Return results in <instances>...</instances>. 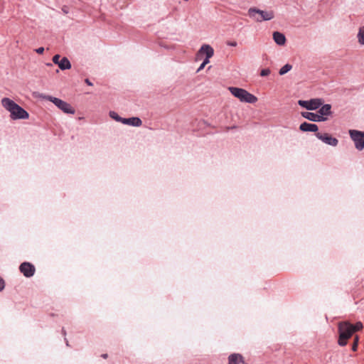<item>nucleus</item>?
Returning a JSON list of instances; mask_svg holds the SVG:
<instances>
[{
  "instance_id": "1",
  "label": "nucleus",
  "mask_w": 364,
  "mask_h": 364,
  "mask_svg": "<svg viewBox=\"0 0 364 364\" xmlns=\"http://www.w3.org/2000/svg\"><path fill=\"white\" fill-rule=\"evenodd\" d=\"M1 105L4 108L10 112V117L13 120L27 119L29 118L28 112L9 97H4L1 100Z\"/></svg>"
},
{
  "instance_id": "2",
  "label": "nucleus",
  "mask_w": 364,
  "mask_h": 364,
  "mask_svg": "<svg viewBox=\"0 0 364 364\" xmlns=\"http://www.w3.org/2000/svg\"><path fill=\"white\" fill-rule=\"evenodd\" d=\"M338 330L339 334L338 343L340 346H345L348 340L355 333L353 323L349 321L340 322L338 323Z\"/></svg>"
},
{
  "instance_id": "3",
  "label": "nucleus",
  "mask_w": 364,
  "mask_h": 364,
  "mask_svg": "<svg viewBox=\"0 0 364 364\" xmlns=\"http://www.w3.org/2000/svg\"><path fill=\"white\" fill-rule=\"evenodd\" d=\"M35 95L41 99L53 102L58 109L65 114H74L75 113V109L69 103L61 99L39 92L35 93Z\"/></svg>"
},
{
  "instance_id": "4",
  "label": "nucleus",
  "mask_w": 364,
  "mask_h": 364,
  "mask_svg": "<svg viewBox=\"0 0 364 364\" xmlns=\"http://www.w3.org/2000/svg\"><path fill=\"white\" fill-rule=\"evenodd\" d=\"M228 90L235 97L239 99L242 102L254 104L258 100L256 96L250 93L248 91L243 88L237 87H229Z\"/></svg>"
},
{
  "instance_id": "5",
  "label": "nucleus",
  "mask_w": 364,
  "mask_h": 364,
  "mask_svg": "<svg viewBox=\"0 0 364 364\" xmlns=\"http://www.w3.org/2000/svg\"><path fill=\"white\" fill-rule=\"evenodd\" d=\"M248 16L256 22L267 21L274 18V13L272 10L264 11L256 7L248 9Z\"/></svg>"
},
{
  "instance_id": "6",
  "label": "nucleus",
  "mask_w": 364,
  "mask_h": 364,
  "mask_svg": "<svg viewBox=\"0 0 364 364\" xmlns=\"http://www.w3.org/2000/svg\"><path fill=\"white\" fill-rule=\"evenodd\" d=\"M324 102L322 98H312L309 100H299L298 105L306 109L307 110H316L318 109Z\"/></svg>"
},
{
  "instance_id": "7",
  "label": "nucleus",
  "mask_w": 364,
  "mask_h": 364,
  "mask_svg": "<svg viewBox=\"0 0 364 364\" xmlns=\"http://www.w3.org/2000/svg\"><path fill=\"white\" fill-rule=\"evenodd\" d=\"M349 135L354 141L355 148L358 151H362L364 149V131L350 129Z\"/></svg>"
},
{
  "instance_id": "8",
  "label": "nucleus",
  "mask_w": 364,
  "mask_h": 364,
  "mask_svg": "<svg viewBox=\"0 0 364 364\" xmlns=\"http://www.w3.org/2000/svg\"><path fill=\"white\" fill-rule=\"evenodd\" d=\"M19 271L25 277L30 278L36 272L35 266L28 262H23L19 266Z\"/></svg>"
},
{
  "instance_id": "9",
  "label": "nucleus",
  "mask_w": 364,
  "mask_h": 364,
  "mask_svg": "<svg viewBox=\"0 0 364 364\" xmlns=\"http://www.w3.org/2000/svg\"><path fill=\"white\" fill-rule=\"evenodd\" d=\"M315 136L317 139L325 143L326 144L336 146L338 144V140L333 137L332 135L328 133L321 134L320 132H316Z\"/></svg>"
},
{
  "instance_id": "10",
  "label": "nucleus",
  "mask_w": 364,
  "mask_h": 364,
  "mask_svg": "<svg viewBox=\"0 0 364 364\" xmlns=\"http://www.w3.org/2000/svg\"><path fill=\"white\" fill-rule=\"evenodd\" d=\"M301 114L304 118L313 122H325L328 119L327 117H323L318 115V112L316 113L311 112H302Z\"/></svg>"
},
{
  "instance_id": "11",
  "label": "nucleus",
  "mask_w": 364,
  "mask_h": 364,
  "mask_svg": "<svg viewBox=\"0 0 364 364\" xmlns=\"http://www.w3.org/2000/svg\"><path fill=\"white\" fill-rule=\"evenodd\" d=\"M299 129L303 132H315L316 134L318 132V127L316 124L304 122L299 125Z\"/></svg>"
},
{
  "instance_id": "12",
  "label": "nucleus",
  "mask_w": 364,
  "mask_h": 364,
  "mask_svg": "<svg viewBox=\"0 0 364 364\" xmlns=\"http://www.w3.org/2000/svg\"><path fill=\"white\" fill-rule=\"evenodd\" d=\"M123 124L129 125L132 127H140L142 124L141 119L138 117H132L129 118H122V122H121Z\"/></svg>"
},
{
  "instance_id": "13",
  "label": "nucleus",
  "mask_w": 364,
  "mask_h": 364,
  "mask_svg": "<svg viewBox=\"0 0 364 364\" xmlns=\"http://www.w3.org/2000/svg\"><path fill=\"white\" fill-rule=\"evenodd\" d=\"M332 106L330 104H323L318 108V114L323 117L331 116L333 112L331 110Z\"/></svg>"
},
{
  "instance_id": "14",
  "label": "nucleus",
  "mask_w": 364,
  "mask_h": 364,
  "mask_svg": "<svg viewBox=\"0 0 364 364\" xmlns=\"http://www.w3.org/2000/svg\"><path fill=\"white\" fill-rule=\"evenodd\" d=\"M229 364H247L245 362L243 356L240 353H232L228 357Z\"/></svg>"
},
{
  "instance_id": "15",
  "label": "nucleus",
  "mask_w": 364,
  "mask_h": 364,
  "mask_svg": "<svg viewBox=\"0 0 364 364\" xmlns=\"http://www.w3.org/2000/svg\"><path fill=\"white\" fill-rule=\"evenodd\" d=\"M197 55H205V56L213 57L214 55V50L210 45L203 44L198 50Z\"/></svg>"
},
{
  "instance_id": "16",
  "label": "nucleus",
  "mask_w": 364,
  "mask_h": 364,
  "mask_svg": "<svg viewBox=\"0 0 364 364\" xmlns=\"http://www.w3.org/2000/svg\"><path fill=\"white\" fill-rule=\"evenodd\" d=\"M273 40L278 46H284L287 39L284 33L279 31H274L272 34Z\"/></svg>"
},
{
  "instance_id": "17",
  "label": "nucleus",
  "mask_w": 364,
  "mask_h": 364,
  "mask_svg": "<svg viewBox=\"0 0 364 364\" xmlns=\"http://www.w3.org/2000/svg\"><path fill=\"white\" fill-rule=\"evenodd\" d=\"M58 65L61 70H68L72 67L71 63L67 57H63Z\"/></svg>"
},
{
  "instance_id": "18",
  "label": "nucleus",
  "mask_w": 364,
  "mask_h": 364,
  "mask_svg": "<svg viewBox=\"0 0 364 364\" xmlns=\"http://www.w3.org/2000/svg\"><path fill=\"white\" fill-rule=\"evenodd\" d=\"M291 68H292V65L289 63H287L279 69V74L280 75H284L286 73H287L289 71H290L291 70Z\"/></svg>"
},
{
  "instance_id": "19",
  "label": "nucleus",
  "mask_w": 364,
  "mask_h": 364,
  "mask_svg": "<svg viewBox=\"0 0 364 364\" xmlns=\"http://www.w3.org/2000/svg\"><path fill=\"white\" fill-rule=\"evenodd\" d=\"M357 37H358V42L361 45H364V26L360 27L359 28Z\"/></svg>"
},
{
  "instance_id": "20",
  "label": "nucleus",
  "mask_w": 364,
  "mask_h": 364,
  "mask_svg": "<svg viewBox=\"0 0 364 364\" xmlns=\"http://www.w3.org/2000/svg\"><path fill=\"white\" fill-rule=\"evenodd\" d=\"M109 116L114 120H115L116 122H122V117H120L116 112L114 111H110L109 112Z\"/></svg>"
},
{
  "instance_id": "21",
  "label": "nucleus",
  "mask_w": 364,
  "mask_h": 364,
  "mask_svg": "<svg viewBox=\"0 0 364 364\" xmlns=\"http://www.w3.org/2000/svg\"><path fill=\"white\" fill-rule=\"evenodd\" d=\"M271 73V70L269 68H264L262 70H261L260 71V76L261 77H266V76H268Z\"/></svg>"
},
{
  "instance_id": "22",
  "label": "nucleus",
  "mask_w": 364,
  "mask_h": 364,
  "mask_svg": "<svg viewBox=\"0 0 364 364\" xmlns=\"http://www.w3.org/2000/svg\"><path fill=\"white\" fill-rule=\"evenodd\" d=\"M353 327L355 329V333L363 328V323L360 321L357 322L355 324H353Z\"/></svg>"
},
{
  "instance_id": "23",
  "label": "nucleus",
  "mask_w": 364,
  "mask_h": 364,
  "mask_svg": "<svg viewBox=\"0 0 364 364\" xmlns=\"http://www.w3.org/2000/svg\"><path fill=\"white\" fill-rule=\"evenodd\" d=\"M60 55L59 54H55L53 57V63L55 65H58L60 62Z\"/></svg>"
},
{
  "instance_id": "24",
  "label": "nucleus",
  "mask_w": 364,
  "mask_h": 364,
  "mask_svg": "<svg viewBox=\"0 0 364 364\" xmlns=\"http://www.w3.org/2000/svg\"><path fill=\"white\" fill-rule=\"evenodd\" d=\"M5 288V282L4 280L0 277V292L2 291Z\"/></svg>"
},
{
  "instance_id": "25",
  "label": "nucleus",
  "mask_w": 364,
  "mask_h": 364,
  "mask_svg": "<svg viewBox=\"0 0 364 364\" xmlns=\"http://www.w3.org/2000/svg\"><path fill=\"white\" fill-rule=\"evenodd\" d=\"M44 50H45V49H44V48H43V47H39V48H36V49L35 50V51H36L38 54H40V55L43 54V52H44Z\"/></svg>"
},
{
  "instance_id": "26",
  "label": "nucleus",
  "mask_w": 364,
  "mask_h": 364,
  "mask_svg": "<svg viewBox=\"0 0 364 364\" xmlns=\"http://www.w3.org/2000/svg\"><path fill=\"white\" fill-rule=\"evenodd\" d=\"M227 45L229 46H231V47H236L237 45V43L235 41H228L227 43Z\"/></svg>"
},
{
  "instance_id": "27",
  "label": "nucleus",
  "mask_w": 364,
  "mask_h": 364,
  "mask_svg": "<svg viewBox=\"0 0 364 364\" xmlns=\"http://www.w3.org/2000/svg\"><path fill=\"white\" fill-rule=\"evenodd\" d=\"M211 57H208V56H205V58L203 60V61L202 62L205 65H206L209 62H210V58Z\"/></svg>"
},
{
  "instance_id": "28",
  "label": "nucleus",
  "mask_w": 364,
  "mask_h": 364,
  "mask_svg": "<svg viewBox=\"0 0 364 364\" xmlns=\"http://www.w3.org/2000/svg\"><path fill=\"white\" fill-rule=\"evenodd\" d=\"M357 348H358V344H357V343H353L352 346H351V349H352V350H353V351H356V350H357Z\"/></svg>"
},
{
  "instance_id": "29",
  "label": "nucleus",
  "mask_w": 364,
  "mask_h": 364,
  "mask_svg": "<svg viewBox=\"0 0 364 364\" xmlns=\"http://www.w3.org/2000/svg\"><path fill=\"white\" fill-rule=\"evenodd\" d=\"M205 65L202 63L200 64V65L199 66V68L197 69L196 73H198V72H200V70H202L205 68Z\"/></svg>"
},
{
  "instance_id": "30",
  "label": "nucleus",
  "mask_w": 364,
  "mask_h": 364,
  "mask_svg": "<svg viewBox=\"0 0 364 364\" xmlns=\"http://www.w3.org/2000/svg\"><path fill=\"white\" fill-rule=\"evenodd\" d=\"M85 82L89 86L93 85L92 82L88 78L85 79Z\"/></svg>"
},
{
  "instance_id": "31",
  "label": "nucleus",
  "mask_w": 364,
  "mask_h": 364,
  "mask_svg": "<svg viewBox=\"0 0 364 364\" xmlns=\"http://www.w3.org/2000/svg\"><path fill=\"white\" fill-rule=\"evenodd\" d=\"M358 341H359V338L358 336H355L354 337V341H353V343H357V344L358 345Z\"/></svg>"
},
{
  "instance_id": "32",
  "label": "nucleus",
  "mask_w": 364,
  "mask_h": 364,
  "mask_svg": "<svg viewBox=\"0 0 364 364\" xmlns=\"http://www.w3.org/2000/svg\"><path fill=\"white\" fill-rule=\"evenodd\" d=\"M62 334L64 336V338L66 336V331L64 328H62Z\"/></svg>"
},
{
  "instance_id": "33",
  "label": "nucleus",
  "mask_w": 364,
  "mask_h": 364,
  "mask_svg": "<svg viewBox=\"0 0 364 364\" xmlns=\"http://www.w3.org/2000/svg\"><path fill=\"white\" fill-rule=\"evenodd\" d=\"M64 340H65V344H66V346H69V343H68V339L66 338V337H65V338H64Z\"/></svg>"
},
{
  "instance_id": "34",
  "label": "nucleus",
  "mask_w": 364,
  "mask_h": 364,
  "mask_svg": "<svg viewBox=\"0 0 364 364\" xmlns=\"http://www.w3.org/2000/svg\"><path fill=\"white\" fill-rule=\"evenodd\" d=\"M101 356H102V358H107V356H108V355H107V353H104V354H102V355H101Z\"/></svg>"
}]
</instances>
